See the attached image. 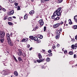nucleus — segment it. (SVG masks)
I'll list each match as a JSON object with an SVG mask.
<instances>
[{"label":"nucleus","instance_id":"f257e3e1","mask_svg":"<svg viewBox=\"0 0 77 77\" xmlns=\"http://www.w3.org/2000/svg\"><path fill=\"white\" fill-rule=\"evenodd\" d=\"M8 69H5L3 71L2 74H3L4 75H8Z\"/></svg>","mask_w":77,"mask_h":77},{"label":"nucleus","instance_id":"f03ea898","mask_svg":"<svg viewBox=\"0 0 77 77\" xmlns=\"http://www.w3.org/2000/svg\"><path fill=\"white\" fill-rule=\"evenodd\" d=\"M19 52L17 53V54L18 56H20L23 55V52H22V51L20 49H18Z\"/></svg>","mask_w":77,"mask_h":77},{"label":"nucleus","instance_id":"7ed1b4c3","mask_svg":"<svg viewBox=\"0 0 77 77\" xmlns=\"http://www.w3.org/2000/svg\"><path fill=\"white\" fill-rule=\"evenodd\" d=\"M72 49H76L77 47V43H75V45H73L71 46Z\"/></svg>","mask_w":77,"mask_h":77},{"label":"nucleus","instance_id":"20e7f679","mask_svg":"<svg viewBox=\"0 0 77 77\" xmlns=\"http://www.w3.org/2000/svg\"><path fill=\"white\" fill-rule=\"evenodd\" d=\"M8 44H9V45H10V46L12 47V46L14 45V43H13V42H12L11 41V40H8Z\"/></svg>","mask_w":77,"mask_h":77},{"label":"nucleus","instance_id":"39448f33","mask_svg":"<svg viewBox=\"0 0 77 77\" xmlns=\"http://www.w3.org/2000/svg\"><path fill=\"white\" fill-rule=\"evenodd\" d=\"M39 23L41 26H43L44 25V21H43L42 20H40L39 21Z\"/></svg>","mask_w":77,"mask_h":77},{"label":"nucleus","instance_id":"423d86ee","mask_svg":"<svg viewBox=\"0 0 77 77\" xmlns=\"http://www.w3.org/2000/svg\"><path fill=\"white\" fill-rule=\"evenodd\" d=\"M6 38L8 41L11 40V38H10V35L9 33L7 34Z\"/></svg>","mask_w":77,"mask_h":77},{"label":"nucleus","instance_id":"0eeeda50","mask_svg":"<svg viewBox=\"0 0 77 77\" xmlns=\"http://www.w3.org/2000/svg\"><path fill=\"white\" fill-rule=\"evenodd\" d=\"M5 35V32H3L2 34H0V38H3Z\"/></svg>","mask_w":77,"mask_h":77},{"label":"nucleus","instance_id":"6e6552de","mask_svg":"<svg viewBox=\"0 0 77 77\" xmlns=\"http://www.w3.org/2000/svg\"><path fill=\"white\" fill-rule=\"evenodd\" d=\"M60 25V23H58L54 25V28H57Z\"/></svg>","mask_w":77,"mask_h":77},{"label":"nucleus","instance_id":"1a4fd4ad","mask_svg":"<svg viewBox=\"0 0 77 77\" xmlns=\"http://www.w3.org/2000/svg\"><path fill=\"white\" fill-rule=\"evenodd\" d=\"M60 32L59 30H57L56 31V35H60Z\"/></svg>","mask_w":77,"mask_h":77},{"label":"nucleus","instance_id":"9d476101","mask_svg":"<svg viewBox=\"0 0 77 77\" xmlns=\"http://www.w3.org/2000/svg\"><path fill=\"white\" fill-rule=\"evenodd\" d=\"M18 60L19 61V62H23V60H22V58H21V57H18Z\"/></svg>","mask_w":77,"mask_h":77},{"label":"nucleus","instance_id":"9b49d317","mask_svg":"<svg viewBox=\"0 0 77 77\" xmlns=\"http://www.w3.org/2000/svg\"><path fill=\"white\" fill-rule=\"evenodd\" d=\"M61 9H62V8L60 7L58 9H57L55 11L57 12H60V11L61 10Z\"/></svg>","mask_w":77,"mask_h":77},{"label":"nucleus","instance_id":"f8f14e48","mask_svg":"<svg viewBox=\"0 0 77 77\" xmlns=\"http://www.w3.org/2000/svg\"><path fill=\"white\" fill-rule=\"evenodd\" d=\"M22 42H27V41H28V38H24L23 39H22L21 41Z\"/></svg>","mask_w":77,"mask_h":77},{"label":"nucleus","instance_id":"ddd939ff","mask_svg":"<svg viewBox=\"0 0 77 77\" xmlns=\"http://www.w3.org/2000/svg\"><path fill=\"white\" fill-rule=\"evenodd\" d=\"M29 14L30 15H33L35 14V11L33 10H32L29 12Z\"/></svg>","mask_w":77,"mask_h":77},{"label":"nucleus","instance_id":"4468645a","mask_svg":"<svg viewBox=\"0 0 77 77\" xmlns=\"http://www.w3.org/2000/svg\"><path fill=\"white\" fill-rule=\"evenodd\" d=\"M14 75L16 76H18V72L16 71H15L14 72Z\"/></svg>","mask_w":77,"mask_h":77},{"label":"nucleus","instance_id":"2eb2a0df","mask_svg":"<svg viewBox=\"0 0 77 77\" xmlns=\"http://www.w3.org/2000/svg\"><path fill=\"white\" fill-rule=\"evenodd\" d=\"M60 35H57L55 37L56 39H57L59 38H60Z\"/></svg>","mask_w":77,"mask_h":77},{"label":"nucleus","instance_id":"dca6fc26","mask_svg":"<svg viewBox=\"0 0 77 77\" xmlns=\"http://www.w3.org/2000/svg\"><path fill=\"white\" fill-rule=\"evenodd\" d=\"M38 57L40 60H41V59H42V56H41V54H38Z\"/></svg>","mask_w":77,"mask_h":77},{"label":"nucleus","instance_id":"f3484780","mask_svg":"<svg viewBox=\"0 0 77 77\" xmlns=\"http://www.w3.org/2000/svg\"><path fill=\"white\" fill-rule=\"evenodd\" d=\"M60 19V17H57L56 18H55L54 19V21H57V20H59Z\"/></svg>","mask_w":77,"mask_h":77},{"label":"nucleus","instance_id":"a211bd4d","mask_svg":"<svg viewBox=\"0 0 77 77\" xmlns=\"http://www.w3.org/2000/svg\"><path fill=\"white\" fill-rule=\"evenodd\" d=\"M8 20L9 21H11L12 20V18L11 17H9L8 18Z\"/></svg>","mask_w":77,"mask_h":77},{"label":"nucleus","instance_id":"6ab92c4d","mask_svg":"<svg viewBox=\"0 0 77 77\" xmlns=\"http://www.w3.org/2000/svg\"><path fill=\"white\" fill-rule=\"evenodd\" d=\"M74 19L76 23H77V16H75L74 17Z\"/></svg>","mask_w":77,"mask_h":77},{"label":"nucleus","instance_id":"aec40b11","mask_svg":"<svg viewBox=\"0 0 77 77\" xmlns=\"http://www.w3.org/2000/svg\"><path fill=\"white\" fill-rule=\"evenodd\" d=\"M38 37H34L33 38V40L35 41H38Z\"/></svg>","mask_w":77,"mask_h":77},{"label":"nucleus","instance_id":"412c9836","mask_svg":"<svg viewBox=\"0 0 77 77\" xmlns=\"http://www.w3.org/2000/svg\"><path fill=\"white\" fill-rule=\"evenodd\" d=\"M40 60H37V62H38V63H40V62H42V61H43V60L41 59Z\"/></svg>","mask_w":77,"mask_h":77},{"label":"nucleus","instance_id":"4be33fe9","mask_svg":"<svg viewBox=\"0 0 77 77\" xmlns=\"http://www.w3.org/2000/svg\"><path fill=\"white\" fill-rule=\"evenodd\" d=\"M39 38H40V39H42V38H43V36L42 35H39L38 36Z\"/></svg>","mask_w":77,"mask_h":77},{"label":"nucleus","instance_id":"5701e85b","mask_svg":"<svg viewBox=\"0 0 77 77\" xmlns=\"http://www.w3.org/2000/svg\"><path fill=\"white\" fill-rule=\"evenodd\" d=\"M68 21L69 22V24H72V22H71V19H69Z\"/></svg>","mask_w":77,"mask_h":77},{"label":"nucleus","instance_id":"b1692460","mask_svg":"<svg viewBox=\"0 0 77 77\" xmlns=\"http://www.w3.org/2000/svg\"><path fill=\"white\" fill-rule=\"evenodd\" d=\"M8 16H6L4 18V20H7V19H8Z\"/></svg>","mask_w":77,"mask_h":77},{"label":"nucleus","instance_id":"393cba45","mask_svg":"<svg viewBox=\"0 0 77 77\" xmlns=\"http://www.w3.org/2000/svg\"><path fill=\"white\" fill-rule=\"evenodd\" d=\"M57 16L58 17H59V16L61 15L60 13V12H57Z\"/></svg>","mask_w":77,"mask_h":77},{"label":"nucleus","instance_id":"a878e982","mask_svg":"<svg viewBox=\"0 0 77 77\" xmlns=\"http://www.w3.org/2000/svg\"><path fill=\"white\" fill-rule=\"evenodd\" d=\"M8 24H9V25H10L11 26H12V25H14V24L11 22H8Z\"/></svg>","mask_w":77,"mask_h":77},{"label":"nucleus","instance_id":"bb28decb","mask_svg":"<svg viewBox=\"0 0 77 77\" xmlns=\"http://www.w3.org/2000/svg\"><path fill=\"white\" fill-rule=\"evenodd\" d=\"M0 41H1L2 43H3L4 42V39L3 38V39L1 38L0 40Z\"/></svg>","mask_w":77,"mask_h":77},{"label":"nucleus","instance_id":"cd10ccee","mask_svg":"<svg viewBox=\"0 0 77 77\" xmlns=\"http://www.w3.org/2000/svg\"><path fill=\"white\" fill-rule=\"evenodd\" d=\"M24 18L25 20H26L27 18V15L25 14L24 16Z\"/></svg>","mask_w":77,"mask_h":77},{"label":"nucleus","instance_id":"c85d7f7f","mask_svg":"<svg viewBox=\"0 0 77 77\" xmlns=\"http://www.w3.org/2000/svg\"><path fill=\"white\" fill-rule=\"evenodd\" d=\"M14 10H12L10 12V14L11 15H13V14H14Z\"/></svg>","mask_w":77,"mask_h":77},{"label":"nucleus","instance_id":"c756f323","mask_svg":"<svg viewBox=\"0 0 77 77\" xmlns=\"http://www.w3.org/2000/svg\"><path fill=\"white\" fill-rule=\"evenodd\" d=\"M46 60L47 62H49V61L50 60V59L49 58H47L46 59Z\"/></svg>","mask_w":77,"mask_h":77},{"label":"nucleus","instance_id":"7c9ffc66","mask_svg":"<svg viewBox=\"0 0 77 77\" xmlns=\"http://www.w3.org/2000/svg\"><path fill=\"white\" fill-rule=\"evenodd\" d=\"M29 38H30V39H31L32 40H33V37L32 36H29Z\"/></svg>","mask_w":77,"mask_h":77},{"label":"nucleus","instance_id":"2f4dec72","mask_svg":"<svg viewBox=\"0 0 77 77\" xmlns=\"http://www.w3.org/2000/svg\"><path fill=\"white\" fill-rule=\"evenodd\" d=\"M53 15L55 16H56L57 15V12H54L53 14Z\"/></svg>","mask_w":77,"mask_h":77},{"label":"nucleus","instance_id":"473e14b6","mask_svg":"<svg viewBox=\"0 0 77 77\" xmlns=\"http://www.w3.org/2000/svg\"><path fill=\"white\" fill-rule=\"evenodd\" d=\"M73 28L74 29H77V25H74L73 26Z\"/></svg>","mask_w":77,"mask_h":77},{"label":"nucleus","instance_id":"72a5a7b5","mask_svg":"<svg viewBox=\"0 0 77 77\" xmlns=\"http://www.w3.org/2000/svg\"><path fill=\"white\" fill-rule=\"evenodd\" d=\"M69 54H70V55H72V54H73V52L72 51H70L69 52Z\"/></svg>","mask_w":77,"mask_h":77},{"label":"nucleus","instance_id":"f704fd0d","mask_svg":"<svg viewBox=\"0 0 77 77\" xmlns=\"http://www.w3.org/2000/svg\"><path fill=\"white\" fill-rule=\"evenodd\" d=\"M45 0H41V3H44V2H45Z\"/></svg>","mask_w":77,"mask_h":77},{"label":"nucleus","instance_id":"c9c22d12","mask_svg":"<svg viewBox=\"0 0 77 77\" xmlns=\"http://www.w3.org/2000/svg\"><path fill=\"white\" fill-rule=\"evenodd\" d=\"M46 28H47V27H46V26H44V32H45L46 30Z\"/></svg>","mask_w":77,"mask_h":77},{"label":"nucleus","instance_id":"e433bc0d","mask_svg":"<svg viewBox=\"0 0 77 77\" xmlns=\"http://www.w3.org/2000/svg\"><path fill=\"white\" fill-rule=\"evenodd\" d=\"M51 18L52 19H54V18H55V16H54V15H52L51 16Z\"/></svg>","mask_w":77,"mask_h":77},{"label":"nucleus","instance_id":"4c0bfd02","mask_svg":"<svg viewBox=\"0 0 77 77\" xmlns=\"http://www.w3.org/2000/svg\"><path fill=\"white\" fill-rule=\"evenodd\" d=\"M17 11H19V10H20V6H18L17 7Z\"/></svg>","mask_w":77,"mask_h":77},{"label":"nucleus","instance_id":"58836bf2","mask_svg":"<svg viewBox=\"0 0 77 77\" xmlns=\"http://www.w3.org/2000/svg\"><path fill=\"white\" fill-rule=\"evenodd\" d=\"M22 56H23L24 57H26V54L25 53H23V54H22Z\"/></svg>","mask_w":77,"mask_h":77},{"label":"nucleus","instance_id":"ea45409f","mask_svg":"<svg viewBox=\"0 0 77 77\" xmlns=\"http://www.w3.org/2000/svg\"><path fill=\"white\" fill-rule=\"evenodd\" d=\"M14 59L16 62H17V59H16V58L15 57H14Z\"/></svg>","mask_w":77,"mask_h":77},{"label":"nucleus","instance_id":"a19ab883","mask_svg":"<svg viewBox=\"0 0 77 77\" xmlns=\"http://www.w3.org/2000/svg\"><path fill=\"white\" fill-rule=\"evenodd\" d=\"M8 15H11V13L10 12H8Z\"/></svg>","mask_w":77,"mask_h":77},{"label":"nucleus","instance_id":"79ce46f5","mask_svg":"<svg viewBox=\"0 0 77 77\" xmlns=\"http://www.w3.org/2000/svg\"><path fill=\"white\" fill-rule=\"evenodd\" d=\"M37 42H38V43H40L41 42V40H38L37 41Z\"/></svg>","mask_w":77,"mask_h":77},{"label":"nucleus","instance_id":"37998d69","mask_svg":"<svg viewBox=\"0 0 77 77\" xmlns=\"http://www.w3.org/2000/svg\"><path fill=\"white\" fill-rule=\"evenodd\" d=\"M14 5L17 6L18 5V4L17 2H15L14 3Z\"/></svg>","mask_w":77,"mask_h":77},{"label":"nucleus","instance_id":"c03bdc74","mask_svg":"<svg viewBox=\"0 0 77 77\" xmlns=\"http://www.w3.org/2000/svg\"><path fill=\"white\" fill-rule=\"evenodd\" d=\"M1 10H2L4 12H5V11H6V9L5 8H3Z\"/></svg>","mask_w":77,"mask_h":77},{"label":"nucleus","instance_id":"a18cd8bd","mask_svg":"<svg viewBox=\"0 0 77 77\" xmlns=\"http://www.w3.org/2000/svg\"><path fill=\"white\" fill-rule=\"evenodd\" d=\"M51 50H49L48 51V53H51Z\"/></svg>","mask_w":77,"mask_h":77},{"label":"nucleus","instance_id":"49530a36","mask_svg":"<svg viewBox=\"0 0 77 77\" xmlns=\"http://www.w3.org/2000/svg\"><path fill=\"white\" fill-rule=\"evenodd\" d=\"M64 54H66L67 53V51H64Z\"/></svg>","mask_w":77,"mask_h":77},{"label":"nucleus","instance_id":"de8ad7c7","mask_svg":"<svg viewBox=\"0 0 77 77\" xmlns=\"http://www.w3.org/2000/svg\"><path fill=\"white\" fill-rule=\"evenodd\" d=\"M56 48V46H52V48H53V49H54Z\"/></svg>","mask_w":77,"mask_h":77},{"label":"nucleus","instance_id":"09e8293b","mask_svg":"<svg viewBox=\"0 0 77 77\" xmlns=\"http://www.w3.org/2000/svg\"><path fill=\"white\" fill-rule=\"evenodd\" d=\"M76 55L75 54L74 55V58H76Z\"/></svg>","mask_w":77,"mask_h":77},{"label":"nucleus","instance_id":"8fccbe9b","mask_svg":"<svg viewBox=\"0 0 77 77\" xmlns=\"http://www.w3.org/2000/svg\"><path fill=\"white\" fill-rule=\"evenodd\" d=\"M63 0H60L59 2V3H62L63 2Z\"/></svg>","mask_w":77,"mask_h":77},{"label":"nucleus","instance_id":"3c124183","mask_svg":"<svg viewBox=\"0 0 77 77\" xmlns=\"http://www.w3.org/2000/svg\"><path fill=\"white\" fill-rule=\"evenodd\" d=\"M10 3H12V2H14V1H12V0H10Z\"/></svg>","mask_w":77,"mask_h":77},{"label":"nucleus","instance_id":"603ef678","mask_svg":"<svg viewBox=\"0 0 77 77\" xmlns=\"http://www.w3.org/2000/svg\"><path fill=\"white\" fill-rule=\"evenodd\" d=\"M27 47L28 48H29V47H30V45H27Z\"/></svg>","mask_w":77,"mask_h":77},{"label":"nucleus","instance_id":"864d4df0","mask_svg":"<svg viewBox=\"0 0 77 77\" xmlns=\"http://www.w3.org/2000/svg\"><path fill=\"white\" fill-rule=\"evenodd\" d=\"M57 47H60V45L59 44L57 45Z\"/></svg>","mask_w":77,"mask_h":77},{"label":"nucleus","instance_id":"5fc2aeb1","mask_svg":"<svg viewBox=\"0 0 77 77\" xmlns=\"http://www.w3.org/2000/svg\"><path fill=\"white\" fill-rule=\"evenodd\" d=\"M42 52L43 53H44V52H45V50H42Z\"/></svg>","mask_w":77,"mask_h":77},{"label":"nucleus","instance_id":"6e6d98bb","mask_svg":"<svg viewBox=\"0 0 77 77\" xmlns=\"http://www.w3.org/2000/svg\"><path fill=\"white\" fill-rule=\"evenodd\" d=\"M49 56H52V53H51L50 54H49Z\"/></svg>","mask_w":77,"mask_h":77},{"label":"nucleus","instance_id":"4d7b16f0","mask_svg":"<svg viewBox=\"0 0 77 77\" xmlns=\"http://www.w3.org/2000/svg\"><path fill=\"white\" fill-rule=\"evenodd\" d=\"M45 68L44 67V66H42V69H44Z\"/></svg>","mask_w":77,"mask_h":77},{"label":"nucleus","instance_id":"13d9d810","mask_svg":"<svg viewBox=\"0 0 77 77\" xmlns=\"http://www.w3.org/2000/svg\"><path fill=\"white\" fill-rule=\"evenodd\" d=\"M60 30H59L60 32V31H62V28H60L59 29Z\"/></svg>","mask_w":77,"mask_h":77},{"label":"nucleus","instance_id":"bf43d9fd","mask_svg":"<svg viewBox=\"0 0 77 77\" xmlns=\"http://www.w3.org/2000/svg\"><path fill=\"white\" fill-rule=\"evenodd\" d=\"M36 30V28H34L33 29V30Z\"/></svg>","mask_w":77,"mask_h":77},{"label":"nucleus","instance_id":"052dcab7","mask_svg":"<svg viewBox=\"0 0 77 77\" xmlns=\"http://www.w3.org/2000/svg\"><path fill=\"white\" fill-rule=\"evenodd\" d=\"M63 22L61 21V23H60V24H63Z\"/></svg>","mask_w":77,"mask_h":77},{"label":"nucleus","instance_id":"680f3d73","mask_svg":"<svg viewBox=\"0 0 77 77\" xmlns=\"http://www.w3.org/2000/svg\"><path fill=\"white\" fill-rule=\"evenodd\" d=\"M32 48L31 47L30 48H29V50L30 51H31V50H32Z\"/></svg>","mask_w":77,"mask_h":77},{"label":"nucleus","instance_id":"e2e57ef3","mask_svg":"<svg viewBox=\"0 0 77 77\" xmlns=\"http://www.w3.org/2000/svg\"><path fill=\"white\" fill-rule=\"evenodd\" d=\"M35 28H36V29H38V26H36Z\"/></svg>","mask_w":77,"mask_h":77},{"label":"nucleus","instance_id":"0e129e2a","mask_svg":"<svg viewBox=\"0 0 77 77\" xmlns=\"http://www.w3.org/2000/svg\"><path fill=\"white\" fill-rule=\"evenodd\" d=\"M75 39L77 40V35H76V36H75Z\"/></svg>","mask_w":77,"mask_h":77},{"label":"nucleus","instance_id":"69168bd1","mask_svg":"<svg viewBox=\"0 0 77 77\" xmlns=\"http://www.w3.org/2000/svg\"><path fill=\"white\" fill-rule=\"evenodd\" d=\"M4 64V65L5 66H7V64H5V63H4L3 64Z\"/></svg>","mask_w":77,"mask_h":77},{"label":"nucleus","instance_id":"338daca9","mask_svg":"<svg viewBox=\"0 0 77 77\" xmlns=\"http://www.w3.org/2000/svg\"><path fill=\"white\" fill-rule=\"evenodd\" d=\"M13 18H16V17H15V16H13Z\"/></svg>","mask_w":77,"mask_h":77},{"label":"nucleus","instance_id":"774afa93","mask_svg":"<svg viewBox=\"0 0 77 77\" xmlns=\"http://www.w3.org/2000/svg\"><path fill=\"white\" fill-rule=\"evenodd\" d=\"M34 63H36V60L34 61Z\"/></svg>","mask_w":77,"mask_h":77}]
</instances>
